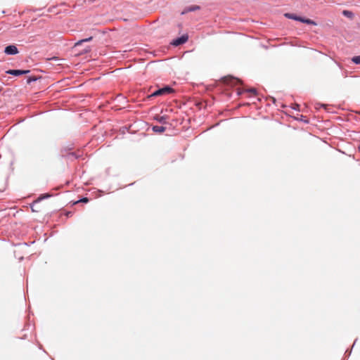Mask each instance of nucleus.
Masks as SVG:
<instances>
[{"label": "nucleus", "instance_id": "8", "mask_svg": "<svg viewBox=\"0 0 360 360\" xmlns=\"http://www.w3.org/2000/svg\"><path fill=\"white\" fill-rule=\"evenodd\" d=\"M285 16L287 17L289 19H293V20H297V21H300V18H301V17L297 16V15H295L294 14H292V13H285Z\"/></svg>", "mask_w": 360, "mask_h": 360}, {"label": "nucleus", "instance_id": "13", "mask_svg": "<svg viewBox=\"0 0 360 360\" xmlns=\"http://www.w3.org/2000/svg\"><path fill=\"white\" fill-rule=\"evenodd\" d=\"M79 202H89V198H83L82 199H81L80 200L77 201L76 203Z\"/></svg>", "mask_w": 360, "mask_h": 360}, {"label": "nucleus", "instance_id": "4", "mask_svg": "<svg viewBox=\"0 0 360 360\" xmlns=\"http://www.w3.org/2000/svg\"><path fill=\"white\" fill-rule=\"evenodd\" d=\"M4 52L8 55H14L18 53V51L15 46L10 45L6 47Z\"/></svg>", "mask_w": 360, "mask_h": 360}, {"label": "nucleus", "instance_id": "17", "mask_svg": "<svg viewBox=\"0 0 360 360\" xmlns=\"http://www.w3.org/2000/svg\"><path fill=\"white\" fill-rule=\"evenodd\" d=\"M68 155L71 157H75V154L73 153H69Z\"/></svg>", "mask_w": 360, "mask_h": 360}, {"label": "nucleus", "instance_id": "18", "mask_svg": "<svg viewBox=\"0 0 360 360\" xmlns=\"http://www.w3.org/2000/svg\"><path fill=\"white\" fill-rule=\"evenodd\" d=\"M359 150H360V146H359Z\"/></svg>", "mask_w": 360, "mask_h": 360}, {"label": "nucleus", "instance_id": "3", "mask_svg": "<svg viewBox=\"0 0 360 360\" xmlns=\"http://www.w3.org/2000/svg\"><path fill=\"white\" fill-rule=\"evenodd\" d=\"M30 72L29 70H9L6 72V74L12 75L13 76H20L22 75L27 74Z\"/></svg>", "mask_w": 360, "mask_h": 360}, {"label": "nucleus", "instance_id": "7", "mask_svg": "<svg viewBox=\"0 0 360 360\" xmlns=\"http://www.w3.org/2000/svg\"><path fill=\"white\" fill-rule=\"evenodd\" d=\"M166 128L163 126H153V130L157 133H162L165 131Z\"/></svg>", "mask_w": 360, "mask_h": 360}, {"label": "nucleus", "instance_id": "11", "mask_svg": "<svg viewBox=\"0 0 360 360\" xmlns=\"http://www.w3.org/2000/svg\"><path fill=\"white\" fill-rule=\"evenodd\" d=\"M352 60L353 63H354L355 64H360V56H354L352 58Z\"/></svg>", "mask_w": 360, "mask_h": 360}, {"label": "nucleus", "instance_id": "16", "mask_svg": "<svg viewBox=\"0 0 360 360\" xmlns=\"http://www.w3.org/2000/svg\"><path fill=\"white\" fill-rule=\"evenodd\" d=\"M343 13H344L345 15H349V14H350V13H349V11H345L343 12Z\"/></svg>", "mask_w": 360, "mask_h": 360}, {"label": "nucleus", "instance_id": "10", "mask_svg": "<svg viewBox=\"0 0 360 360\" xmlns=\"http://www.w3.org/2000/svg\"><path fill=\"white\" fill-rule=\"evenodd\" d=\"M93 39L92 37H90L89 38H86V39H82V40H79V41H77L76 44H75V46H79L80 44H82L83 42H86V41H91Z\"/></svg>", "mask_w": 360, "mask_h": 360}, {"label": "nucleus", "instance_id": "9", "mask_svg": "<svg viewBox=\"0 0 360 360\" xmlns=\"http://www.w3.org/2000/svg\"><path fill=\"white\" fill-rule=\"evenodd\" d=\"M300 22H304L306 24H309V25H316V23L313 21L311 19H307V18H300Z\"/></svg>", "mask_w": 360, "mask_h": 360}, {"label": "nucleus", "instance_id": "2", "mask_svg": "<svg viewBox=\"0 0 360 360\" xmlns=\"http://www.w3.org/2000/svg\"><path fill=\"white\" fill-rule=\"evenodd\" d=\"M188 34H184L181 37L173 40V41L172 42V44L173 46H179L181 44L186 43L188 41Z\"/></svg>", "mask_w": 360, "mask_h": 360}, {"label": "nucleus", "instance_id": "5", "mask_svg": "<svg viewBox=\"0 0 360 360\" xmlns=\"http://www.w3.org/2000/svg\"><path fill=\"white\" fill-rule=\"evenodd\" d=\"M49 195H45L40 196L37 200H35L31 205V208L32 212H39V210L37 208V205L44 198L49 197Z\"/></svg>", "mask_w": 360, "mask_h": 360}, {"label": "nucleus", "instance_id": "1", "mask_svg": "<svg viewBox=\"0 0 360 360\" xmlns=\"http://www.w3.org/2000/svg\"><path fill=\"white\" fill-rule=\"evenodd\" d=\"M174 91V90L169 86H165L162 89H160L155 91H154L150 96H159L172 94Z\"/></svg>", "mask_w": 360, "mask_h": 360}, {"label": "nucleus", "instance_id": "15", "mask_svg": "<svg viewBox=\"0 0 360 360\" xmlns=\"http://www.w3.org/2000/svg\"><path fill=\"white\" fill-rule=\"evenodd\" d=\"M34 80H36V79H35V78H31V77H30V78H29V79H27V83H28V84H30L32 81H34Z\"/></svg>", "mask_w": 360, "mask_h": 360}, {"label": "nucleus", "instance_id": "14", "mask_svg": "<svg viewBox=\"0 0 360 360\" xmlns=\"http://www.w3.org/2000/svg\"><path fill=\"white\" fill-rule=\"evenodd\" d=\"M231 79H233V78H232V77H224V82H226V83H229V81H230V80H231Z\"/></svg>", "mask_w": 360, "mask_h": 360}, {"label": "nucleus", "instance_id": "6", "mask_svg": "<svg viewBox=\"0 0 360 360\" xmlns=\"http://www.w3.org/2000/svg\"><path fill=\"white\" fill-rule=\"evenodd\" d=\"M200 8V6H197V5H193V6L186 7V8H184V10L183 11H181V15H184L188 12L198 11Z\"/></svg>", "mask_w": 360, "mask_h": 360}, {"label": "nucleus", "instance_id": "12", "mask_svg": "<svg viewBox=\"0 0 360 360\" xmlns=\"http://www.w3.org/2000/svg\"><path fill=\"white\" fill-rule=\"evenodd\" d=\"M247 91L250 92V93L253 94L254 95H256V94H257V90L255 88L248 89V90H247Z\"/></svg>", "mask_w": 360, "mask_h": 360}]
</instances>
